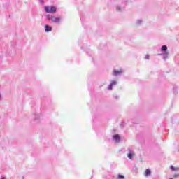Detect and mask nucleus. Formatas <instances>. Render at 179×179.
Segmentation results:
<instances>
[{
    "label": "nucleus",
    "instance_id": "1",
    "mask_svg": "<svg viewBox=\"0 0 179 179\" xmlns=\"http://www.w3.org/2000/svg\"><path fill=\"white\" fill-rule=\"evenodd\" d=\"M47 17L48 20H50V22H52L53 23H59V22H61L60 17H57L52 15H48Z\"/></svg>",
    "mask_w": 179,
    "mask_h": 179
},
{
    "label": "nucleus",
    "instance_id": "2",
    "mask_svg": "<svg viewBox=\"0 0 179 179\" xmlns=\"http://www.w3.org/2000/svg\"><path fill=\"white\" fill-rule=\"evenodd\" d=\"M45 10L47 13H55L57 8L55 6H45Z\"/></svg>",
    "mask_w": 179,
    "mask_h": 179
},
{
    "label": "nucleus",
    "instance_id": "3",
    "mask_svg": "<svg viewBox=\"0 0 179 179\" xmlns=\"http://www.w3.org/2000/svg\"><path fill=\"white\" fill-rule=\"evenodd\" d=\"M45 31L46 33H48L49 31H52V27L48 26V25H45Z\"/></svg>",
    "mask_w": 179,
    "mask_h": 179
},
{
    "label": "nucleus",
    "instance_id": "4",
    "mask_svg": "<svg viewBox=\"0 0 179 179\" xmlns=\"http://www.w3.org/2000/svg\"><path fill=\"white\" fill-rule=\"evenodd\" d=\"M113 139L116 141V142H120V141H121V137H120V135L116 134L113 136Z\"/></svg>",
    "mask_w": 179,
    "mask_h": 179
},
{
    "label": "nucleus",
    "instance_id": "5",
    "mask_svg": "<svg viewBox=\"0 0 179 179\" xmlns=\"http://www.w3.org/2000/svg\"><path fill=\"white\" fill-rule=\"evenodd\" d=\"M144 174L145 177H148L150 176V174H152V171H150V169H146Z\"/></svg>",
    "mask_w": 179,
    "mask_h": 179
},
{
    "label": "nucleus",
    "instance_id": "6",
    "mask_svg": "<svg viewBox=\"0 0 179 179\" xmlns=\"http://www.w3.org/2000/svg\"><path fill=\"white\" fill-rule=\"evenodd\" d=\"M122 72V71H121V70H114L113 71V73H114L115 76L120 75V73H121Z\"/></svg>",
    "mask_w": 179,
    "mask_h": 179
},
{
    "label": "nucleus",
    "instance_id": "7",
    "mask_svg": "<svg viewBox=\"0 0 179 179\" xmlns=\"http://www.w3.org/2000/svg\"><path fill=\"white\" fill-rule=\"evenodd\" d=\"M161 50H162V51H167V46H166V45H163V46L161 48Z\"/></svg>",
    "mask_w": 179,
    "mask_h": 179
},
{
    "label": "nucleus",
    "instance_id": "8",
    "mask_svg": "<svg viewBox=\"0 0 179 179\" xmlns=\"http://www.w3.org/2000/svg\"><path fill=\"white\" fill-rule=\"evenodd\" d=\"M171 169L173 171H176L177 170H179V167L178 168H176L174 167L173 165L171 166Z\"/></svg>",
    "mask_w": 179,
    "mask_h": 179
},
{
    "label": "nucleus",
    "instance_id": "9",
    "mask_svg": "<svg viewBox=\"0 0 179 179\" xmlns=\"http://www.w3.org/2000/svg\"><path fill=\"white\" fill-rule=\"evenodd\" d=\"M117 178H119V179H124L125 177H124L123 175H119V176H117Z\"/></svg>",
    "mask_w": 179,
    "mask_h": 179
},
{
    "label": "nucleus",
    "instance_id": "10",
    "mask_svg": "<svg viewBox=\"0 0 179 179\" xmlns=\"http://www.w3.org/2000/svg\"><path fill=\"white\" fill-rule=\"evenodd\" d=\"M111 86H114L115 85H117V82L115 81H112V83H110Z\"/></svg>",
    "mask_w": 179,
    "mask_h": 179
},
{
    "label": "nucleus",
    "instance_id": "11",
    "mask_svg": "<svg viewBox=\"0 0 179 179\" xmlns=\"http://www.w3.org/2000/svg\"><path fill=\"white\" fill-rule=\"evenodd\" d=\"M108 90H113V85H111V84L109 85Z\"/></svg>",
    "mask_w": 179,
    "mask_h": 179
},
{
    "label": "nucleus",
    "instance_id": "12",
    "mask_svg": "<svg viewBox=\"0 0 179 179\" xmlns=\"http://www.w3.org/2000/svg\"><path fill=\"white\" fill-rule=\"evenodd\" d=\"M129 159H132V154H128Z\"/></svg>",
    "mask_w": 179,
    "mask_h": 179
},
{
    "label": "nucleus",
    "instance_id": "13",
    "mask_svg": "<svg viewBox=\"0 0 179 179\" xmlns=\"http://www.w3.org/2000/svg\"><path fill=\"white\" fill-rule=\"evenodd\" d=\"M178 176L179 175L175 174V175H173V177H174V178H176V177H178Z\"/></svg>",
    "mask_w": 179,
    "mask_h": 179
},
{
    "label": "nucleus",
    "instance_id": "14",
    "mask_svg": "<svg viewBox=\"0 0 179 179\" xmlns=\"http://www.w3.org/2000/svg\"><path fill=\"white\" fill-rule=\"evenodd\" d=\"M147 59H149V56H147Z\"/></svg>",
    "mask_w": 179,
    "mask_h": 179
},
{
    "label": "nucleus",
    "instance_id": "15",
    "mask_svg": "<svg viewBox=\"0 0 179 179\" xmlns=\"http://www.w3.org/2000/svg\"><path fill=\"white\" fill-rule=\"evenodd\" d=\"M170 179H173V178H170Z\"/></svg>",
    "mask_w": 179,
    "mask_h": 179
}]
</instances>
